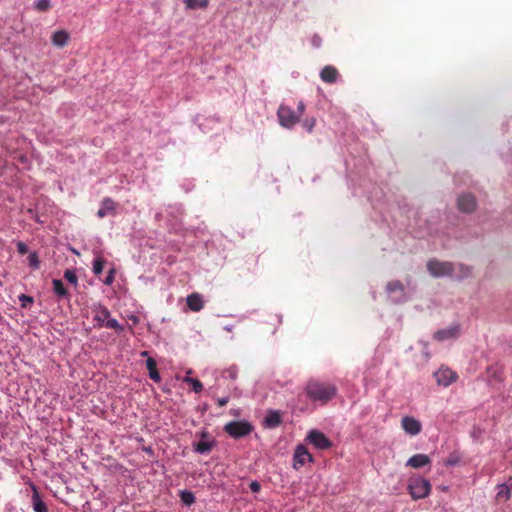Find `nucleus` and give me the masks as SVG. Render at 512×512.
<instances>
[{
    "label": "nucleus",
    "mask_w": 512,
    "mask_h": 512,
    "mask_svg": "<svg viewBox=\"0 0 512 512\" xmlns=\"http://www.w3.org/2000/svg\"><path fill=\"white\" fill-rule=\"evenodd\" d=\"M30 487L33 492L32 493V504H33L34 512H48L47 506L41 499L37 487L33 483H30Z\"/></svg>",
    "instance_id": "dca6fc26"
},
{
    "label": "nucleus",
    "mask_w": 512,
    "mask_h": 512,
    "mask_svg": "<svg viewBox=\"0 0 512 512\" xmlns=\"http://www.w3.org/2000/svg\"><path fill=\"white\" fill-rule=\"evenodd\" d=\"M140 356H141V357H147V356H148V351H142V352L140 353Z\"/></svg>",
    "instance_id": "a18cd8bd"
},
{
    "label": "nucleus",
    "mask_w": 512,
    "mask_h": 512,
    "mask_svg": "<svg viewBox=\"0 0 512 512\" xmlns=\"http://www.w3.org/2000/svg\"><path fill=\"white\" fill-rule=\"evenodd\" d=\"M253 429V425L247 420L231 421L224 426V431L234 439L249 435Z\"/></svg>",
    "instance_id": "20e7f679"
},
{
    "label": "nucleus",
    "mask_w": 512,
    "mask_h": 512,
    "mask_svg": "<svg viewBox=\"0 0 512 512\" xmlns=\"http://www.w3.org/2000/svg\"><path fill=\"white\" fill-rule=\"evenodd\" d=\"M457 204L460 211L470 213L476 207V200L472 194L464 193L458 197Z\"/></svg>",
    "instance_id": "4468645a"
},
{
    "label": "nucleus",
    "mask_w": 512,
    "mask_h": 512,
    "mask_svg": "<svg viewBox=\"0 0 512 512\" xmlns=\"http://www.w3.org/2000/svg\"><path fill=\"white\" fill-rule=\"evenodd\" d=\"M431 463V459L429 458L428 455L426 454H415L413 456H411L407 462H406V466L408 467H412V468H415V469H419V468H422L428 464Z\"/></svg>",
    "instance_id": "2eb2a0df"
},
{
    "label": "nucleus",
    "mask_w": 512,
    "mask_h": 512,
    "mask_svg": "<svg viewBox=\"0 0 512 512\" xmlns=\"http://www.w3.org/2000/svg\"><path fill=\"white\" fill-rule=\"evenodd\" d=\"M64 278L70 283V284H73V285H77V282H78V278H77V275L75 273L74 270H71V269H67L65 272H64Z\"/></svg>",
    "instance_id": "2f4dec72"
},
{
    "label": "nucleus",
    "mask_w": 512,
    "mask_h": 512,
    "mask_svg": "<svg viewBox=\"0 0 512 512\" xmlns=\"http://www.w3.org/2000/svg\"><path fill=\"white\" fill-rule=\"evenodd\" d=\"M16 247H17L18 253L21 254V255H24V254H26L28 252L27 245L24 242H22V241H18L16 243Z\"/></svg>",
    "instance_id": "e433bc0d"
},
{
    "label": "nucleus",
    "mask_w": 512,
    "mask_h": 512,
    "mask_svg": "<svg viewBox=\"0 0 512 512\" xmlns=\"http://www.w3.org/2000/svg\"><path fill=\"white\" fill-rule=\"evenodd\" d=\"M407 490L413 500L424 499L431 492V483L421 476L411 477L408 480Z\"/></svg>",
    "instance_id": "7ed1b4c3"
},
{
    "label": "nucleus",
    "mask_w": 512,
    "mask_h": 512,
    "mask_svg": "<svg viewBox=\"0 0 512 512\" xmlns=\"http://www.w3.org/2000/svg\"><path fill=\"white\" fill-rule=\"evenodd\" d=\"M250 489L253 492H258L260 490V484L257 481H253L250 484Z\"/></svg>",
    "instance_id": "37998d69"
},
{
    "label": "nucleus",
    "mask_w": 512,
    "mask_h": 512,
    "mask_svg": "<svg viewBox=\"0 0 512 512\" xmlns=\"http://www.w3.org/2000/svg\"><path fill=\"white\" fill-rule=\"evenodd\" d=\"M197 436L199 440L193 442V451L201 455L210 453L216 442L210 437L209 432L202 430Z\"/></svg>",
    "instance_id": "423d86ee"
},
{
    "label": "nucleus",
    "mask_w": 512,
    "mask_h": 512,
    "mask_svg": "<svg viewBox=\"0 0 512 512\" xmlns=\"http://www.w3.org/2000/svg\"><path fill=\"white\" fill-rule=\"evenodd\" d=\"M312 44L314 47L319 48L321 45V38L319 36H314L312 38Z\"/></svg>",
    "instance_id": "c03bdc74"
},
{
    "label": "nucleus",
    "mask_w": 512,
    "mask_h": 512,
    "mask_svg": "<svg viewBox=\"0 0 512 512\" xmlns=\"http://www.w3.org/2000/svg\"><path fill=\"white\" fill-rule=\"evenodd\" d=\"M312 461H313V457L308 452L307 448L302 444L297 445V447L294 451V454H293V467L298 470L307 462H312Z\"/></svg>",
    "instance_id": "1a4fd4ad"
},
{
    "label": "nucleus",
    "mask_w": 512,
    "mask_h": 512,
    "mask_svg": "<svg viewBox=\"0 0 512 512\" xmlns=\"http://www.w3.org/2000/svg\"><path fill=\"white\" fill-rule=\"evenodd\" d=\"M28 261H29V265L33 268V269H39L40 267V261H39V257H38V254L36 252H31L28 256Z\"/></svg>",
    "instance_id": "473e14b6"
},
{
    "label": "nucleus",
    "mask_w": 512,
    "mask_h": 512,
    "mask_svg": "<svg viewBox=\"0 0 512 512\" xmlns=\"http://www.w3.org/2000/svg\"><path fill=\"white\" fill-rule=\"evenodd\" d=\"M402 429L411 436L418 435L422 430V424L419 420L412 416H404L401 419Z\"/></svg>",
    "instance_id": "f8f14e48"
},
{
    "label": "nucleus",
    "mask_w": 512,
    "mask_h": 512,
    "mask_svg": "<svg viewBox=\"0 0 512 512\" xmlns=\"http://www.w3.org/2000/svg\"><path fill=\"white\" fill-rule=\"evenodd\" d=\"M149 377L154 381V382H160L161 381V376H160V373L158 372L157 368L155 367L154 369L150 370L149 371Z\"/></svg>",
    "instance_id": "4c0bfd02"
},
{
    "label": "nucleus",
    "mask_w": 512,
    "mask_h": 512,
    "mask_svg": "<svg viewBox=\"0 0 512 512\" xmlns=\"http://www.w3.org/2000/svg\"><path fill=\"white\" fill-rule=\"evenodd\" d=\"M131 319H132V321H133L134 323H137V322H138V318H137L136 316H133Z\"/></svg>",
    "instance_id": "49530a36"
},
{
    "label": "nucleus",
    "mask_w": 512,
    "mask_h": 512,
    "mask_svg": "<svg viewBox=\"0 0 512 512\" xmlns=\"http://www.w3.org/2000/svg\"><path fill=\"white\" fill-rule=\"evenodd\" d=\"M306 441L318 450H326L332 446L331 440L323 432L316 429L308 432Z\"/></svg>",
    "instance_id": "6e6552de"
},
{
    "label": "nucleus",
    "mask_w": 512,
    "mask_h": 512,
    "mask_svg": "<svg viewBox=\"0 0 512 512\" xmlns=\"http://www.w3.org/2000/svg\"><path fill=\"white\" fill-rule=\"evenodd\" d=\"M429 273L434 277H449L462 281L472 276V268L462 263L432 259L427 263Z\"/></svg>",
    "instance_id": "f257e3e1"
},
{
    "label": "nucleus",
    "mask_w": 512,
    "mask_h": 512,
    "mask_svg": "<svg viewBox=\"0 0 512 512\" xmlns=\"http://www.w3.org/2000/svg\"><path fill=\"white\" fill-rule=\"evenodd\" d=\"M179 496H180V500L184 506L189 507L195 503V500H196L195 495L190 490H181L179 492Z\"/></svg>",
    "instance_id": "412c9836"
},
{
    "label": "nucleus",
    "mask_w": 512,
    "mask_h": 512,
    "mask_svg": "<svg viewBox=\"0 0 512 512\" xmlns=\"http://www.w3.org/2000/svg\"><path fill=\"white\" fill-rule=\"evenodd\" d=\"M238 375V368L236 366H230L222 372V377L226 379L235 380Z\"/></svg>",
    "instance_id": "c756f323"
},
{
    "label": "nucleus",
    "mask_w": 512,
    "mask_h": 512,
    "mask_svg": "<svg viewBox=\"0 0 512 512\" xmlns=\"http://www.w3.org/2000/svg\"><path fill=\"white\" fill-rule=\"evenodd\" d=\"M50 6H51L50 0H36L34 2L35 9L40 12L47 11L50 8Z\"/></svg>",
    "instance_id": "7c9ffc66"
},
{
    "label": "nucleus",
    "mask_w": 512,
    "mask_h": 512,
    "mask_svg": "<svg viewBox=\"0 0 512 512\" xmlns=\"http://www.w3.org/2000/svg\"><path fill=\"white\" fill-rule=\"evenodd\" d=\"M69 39L70 36L65 30H58L54 32L51 38L53 45L59 48L64 47L68 43Z\"/></svg>",
    "instance_id": "aec40b11"
},
{
    "label": "nucleus",
    "mask_w": 512,
    "mask_h": 512,
    "mask_svg": "<svg viewBox=\"0 0 512 512\" xmlns=\"http://www.w3.org/2000/svg\"><path fill=\"white\" fill-rule=\"evenodd\" d=\"M104 263H105V261L100 257H97L93 260L92 271L96 276H99L102 273Z\"/></svg>",
    "instance_id": "cd10ccee"
},
{
    "label": "nucleus",
    "mask_w": 512,
    "mask_h": 512,
    "mask_svg": "<svg viewBox=\"0 0 512 512\" xmlns=\"http://www.w3.org/2000/svg\"><path fill=\"white\" fill-rule=\"evenodd\" d=\"M226 331H231L232 330V326H225L224 328Z\"/></svg>",
    "instance_id": "de8ad7c7"
},
{
    "label": "nucleus",
    "mask_w": 512,
    "mask_h": 512,
    "mask_svg": "<svg viewBox=\"0 0 512 512\" xmlns=\"http://www.w3.org/2000/svg\"><path fill=\"white\" fill-rule=\"evenodd\" d=\"M188 8L196 9V8H206L208 6L209 0H185Z\"/></svg>",
    "instance_id": "c85d7f7f"
},
{
    "label": "nucleus",
    "mask_w": 512,
    "mask_h": 512,
    "mask_svg": "<svg viewBox=\"0 0 512 512\" xmlns=\"http://www.w3.org/2000/svg\"><path fill=\"white\" fill-rule=\"evenodd\" d=\"M427 232H418L417 233V236L418 237H424L426 234L427 235H435L436 237H438L440 239V242H441V246L442 247H447L448 246V243L446 242V240L444 239V233L443 232H439V230L437 228H434L433 227V223H431L430 221H427Z\"/></svg>",
    "instance_id": "6ab92c4d"
},
{
    "label": "nucleus",
    "mask_w": 512,
    "mask_h": 512,
    "mask_svg": "<svg viewBox=\"0 0 512 512\" xmlns=\"http://www.w3.org/2000/svg\"><path fill=\"white\" fill-rule=\"evenodd\" d=\"M304 110H305V105L302 101H300L297 105V115H299V117L304 113Z\"/></svg>",
    "instance_id": "a19ab883"
},
{
    "label": "nucleus",
    "mask_w": 512,
    "mask_h": 512,
    "mask_svg": "<svg viewBox=\"0 0 512 512\" xmlns=\"http://www.w3.org/2000/svg\"><path fill=\"white\" fill-rule=\"evenodd\" d=\"M277 116L281 126L285 128H292L299 122V115L292 108L281 105L277 111Z\"/></svg>",
    "instance_id": "0eeeda50"
},
{
    "label": "nucleus",
    "mask_w": 512,
    "mask_h": 512,
    "mask_svg": "<svg viewBox=\"0 0 512 512\" xmlns=\"http://www.w3.org/2000/svg\"><path fill=\"white\" fill-rule=\"evenodd\" d=\"M52 284H53V291L54 293L60 297V298H65L67 297V290L66 288L64 287V284L62 282V280L60 279H54L52 281Z\"/></svg>",
    "instance_id": "393cba45"
},
{
    "label": "nucleus",
    "mask_w": 512,
    "mask_h": 512,
    "mask_svg": "<svg viewBox=\"0 0 512 512\" xmlns=\"http://www.w3.org/2000/svg\"><path fill=\"white\" fill-rule=\"evenodd\" d=\"M103 327L114 329L117 333H121L124 330V326L118 322L117 319L110 317Z\"/></svg>",
    "instance_id": "bb28decb"
},
{
    "label": "nucleus",
    "mask_w": 512,
    "mask_h": 512,
    "mask_svg": "<svg viewBox=\"0 0 512 512\" xmlns=\"http://www.w3.org/2000/svg\"><path fill=\"white\" fill-rule=\"evenodd\" d=\"M460 335V325L457 323L450 324L448 327L435 332L434 338L438 341H447L456 339Z\"/></svg>",
    "instance_id": "9b49d317"
},
{
    "label": "nucleus",
    "mask_w": 512,
    "mask_h": 512,
    "mask_svg": "<svg viewBox=\"0 0 512 512\" xmlns=\"http://www.w3.org/2000/svg\"><path fill=\"white\" fill-rule=\"evenodd\" d=\"M92 311L94 312L95 326L99 328L103 327L106 321L111 317L109 309L101 303L94 304Z\"/></svg>",
    "instance_id": "ddd939ff"
},
{
    "label": "nucleus",
    "mask_w": 512,
    "mask_h": 512,
    "mask_svg": "<svg viewBox=\"0 0 512 512\" xmlns=\"http://www.w3.org/2000/svg\"><path fill=\"white\" fill-rule=\"evenodd\" d=\"M460 462V459L457 455L451 454L446 460L445 465L446 466H456Z\"/></svg>",
    "instance_id": "f704fd0d"
},
{
    "label": "nucleus",
    "mask_w": 512,
    "mask_h": 512,
    "mask_svg": "<svg viewBox=\"0 0 512 512\" xmlns=\"http://www.w3.org/2000/svg\"><path fill=\"white\" fill-rule=\"evenodd\" d=\"M157 363L156 361L149 357L147 360H146V368L148 369V371L154 369L156 367Z\"/></svg>",
    "instance_id": "ea45409f"
},
{
    "label": "nucleus",
    "mask_w": 512,
    "mask_h": 512,
    "mask_svg": "<svg viewBox=\"0 0 512 512\" xmlns=\"http://www.w3.org/2000/svg\"><path fill=\"white\" fill-rule=\"evenodd\" d=\"M114 210V202L113 200L106 198L102 201V207L98 210L97 215L99 218H103L107 215L109 211Z\"/></svg>",
    "instance_id": "b1692460"
},
{
    "label": "nucleus",
    "mask_w": 512,
    "mask_h": 512,
    "mask_svg": "<svg viewBox=\"0 0 512 512\" xmlns=\"http://www.w3.org/2000/svg\"><path fill=\"white\" fill-rule=\"evenodd\" d=\"M389 299L395 303H404L410 298V291L400 281H391L386 286Z\"/></svg>",
    "instance_id": "39448f33"
},
{
    "label": "nucleus",
    "mask_w": 512,
    "mask_h": 512,
    "mask_svg": "<svg viewBox=\"0 0 512 512\" xmlns=\"http://www.w3.org/2000/svg\"><path fill=\"white\" fill-rule=\"evenodd\" d=\"M306 396L313 402L326 404L337 394V388L334 384L311 380L305 387Z\"/></svg>",
    "instance_id": "f03ea898"
},
{
    "label": "nucleus",
    "mask_w": 512,
    "mask_h": 512,
    "mask_svg": "<svg viewBox=\"0 0 512 512\" xmlns=\"http://www.w3.org/2000/svg\"><path fill=\"white\" fill-rule=\"evenodd\" d=\"M434 377L438 385L448 387L456 381L457 374L449 368L441 367L434 373Z\"/></svg>",
    "instance_id": "9d476101"
},
{
    "label": "nucleus",
    "mask_w": 512,
    "mask_h": 512,
    "mask_svg": "<svg viewBox=\"0 0 512 512\" xmlns=\"http://www.w3.org/2000/svg\"><path fill=\"white\" fill-rule=\"evenodd\" d=\"M18 299L22 308H27L30 304L34 302L33 297L26 294L19 295Z\"/></svg>",
    "instance_id": "72a5a7b5"
},
{
    "label": "nucleus",
    "mask_w": 512,
    "mask_h": 512,
    "mask_svg": "<svg viewBox=\"0 0 512 512\" xmlns=\"http://www.w3.org/2000/svg\"><path fill=\"white\" fill-rule=\"evenodd\" d=\"M186 303L189 309L195 312L200 311L204 306L203 297L198 293H192L188 295L186 298Z\"/></svg>",
    "instance_id": "f3484780"
},
{
    "label": "nucleus",
    "mask_w": 512,
    "mask_h": 512,
    "mask_svg": "<svg viewBox=\"0 0 512 512\" xmlns=\"http://www.w3.org/2000/svg\"><path fill=\"white\" fill-rule=\"evenodd\" d=\"M303 126L304 128L308 131V132H311L315 126V119L314 118H311V119H306L304 122H303Z\"/></svg>",
    "instance_id": "58836bf2"
},
{
    "label": "nucleus",
    "mask_w": 512,
    "mask_h": 512,
    "mask_svg": "<svg viewBox=\"0 0 512 512\" xmlns=\"http://www.w3.org/2000/svg\"><path fill=\"white\" fill-rule=\"evenodd\" d=\"M114 274L115 270L110 269L106 275V277L103 279V283L107 286H110L114 282Z\"/></svg>",
    "instance_id": "c9c22d12"
},
{
    "label": "nucleus",
    "mask_w": 512,
    "mask_h": 512,
    "mask_svg": "<svg viewBox=\"0 0 512 512\" xmlns=\"http://www.w3.org/2000/svg\"><path fill=\"white\" fill-rule=\"evenodd\" d=\"M511 497V488L507 484L498 485L497 498L498 499H509Z\"/></svg>",
    "instance_id": "a878e982"
},
{
    "label": "nucleus",
    "mask_w": 512,
    "mask_h": 512,
    "mask_svg": "<svg viewBox=\"0 0 512 512\" xmlns=\"http://www.w3.org/2000/svg\"><path fill=\"white\" fill-rule=\"evenodd\" d=\"M228 401H229V397L226 396V397L218 398L217 403H218L219 407H223L228 403Z\"/></svg>",
    "instance_id": "79ce46f5"
},
{
    "label": "nucleus",
    "mask_w": 512,
    "mask_h": 512,
    "mask_svg": "<svg viewBox=\"0 0 512 512\" xmlns=\"http://www.w3.org/2000/svg\"><path fill=\"white\" fill-rule=\"evenodd\" d=\"M338 71L333 66H325L320 72V78L325 83H335L337 81Z\"/></svg>",
    "instance_id": "a211bd4d"
},
{
    "label": "nucleus",
    "mask_w": 512,
    "mask_h": 512,
    "mask_svg": "<svg viewBox=\"0 0 512 512\" xmlns=\"http://www.w3.org/2000/svg\"><path fill=\"white\" fill-rule=\"evenodd\" d=\"M189 374H191V370L187 371V375L184 377L183 381L190 384L195 393H200L203 390L202 383L198 379L190 377Z\"/></svg>",
    "instance_id": "4be33fe9"
},
{
    "label": "nucleus",
    "mask_w": 512,
    "mask_h": 512,
    "mask_svg": "<svg viewBox=\"0 0 512 512\" xmlns=\"http://www.w3.org/2000/svg\"><path fill=\"white\" fill-rule=\"evenodd\" d=\"M265 423L268 427L273 428L281 423V416L278 411H270L265 418Z\"/></svg>",
    "instance_id": "5701e85b"
}]
</instances>
